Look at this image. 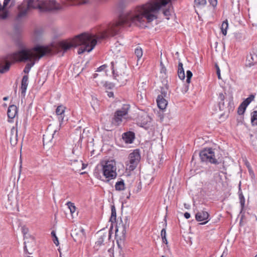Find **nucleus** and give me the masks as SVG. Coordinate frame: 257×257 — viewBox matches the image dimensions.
I'll list each match as a JSON object with an SVG mask.
<instances>
[{
	"label": "nucleus",
	"mask_w": 257,
	"mask_h": 257,
	"mask_svg": "<svg viewBox=\"0 0 257 257\" xmlns=\"http://www.w3.org/2000/svg\"><path fill=\"white\" fill-rule=\"evenodd\" d=\"M171 0H151L145 5L137 7L134 11L120 17L117 21L110 23L107 29L100 36L84 33L75 36L70 41H62L59 43V47L66 52L72 47L80 46L78 50L79 54L84 52L92 51L97 44V39H104L119 34L121 29L124 26L132 25L141 27L146 20L150 23L157 18L156 14L163 7H165Z\"/></svg>",
	"instance_id": "1"
},
{
	"label": "nucleus",
	"mask_w": 257,
	"mask_h": 257,
	"mask_svg": "<svg viewBox=\"0 0 257 257\" xmlns=\"http://www.w3.org/2000/svg\"><path fill=\"white\" fill-rule=\"evenodd\" d=\"M52 53V48L51 47L37 44L30 49L22 48L20 50L12 53L9 58L13 62H28L23 70L25 74H28L36 61Z\"/></svg>",
	"instance_id": "2"
},
{
	"label": "nucleus",
	"mask_w": 257,
	"mask_h": 257,
	"mask_svg": "<svg viewBox=\"0 0 257 257\" xmlns=\"http://www.w3.org/2000/svg\"><path fill=\"white\" fill-rule=\"evenodd\" d=\"M111 69L114 78L117 80L120 85H124L128 79V70L124 63L111 62Z\"/></svg>",
	"instance_id": "3"
},
{
	"label": "nucleus",
	"mask_w": 257,
	"mask_h": 257,
	"mask_svg": "<svg viewBox=\"0 0 257 257\" xmlns=\"http://www.w3.org/2000/svg\"><path fill=\"white\" fill-rule=\"evenodd\" d=\"M217 152V150L212 148H206L201 151L199 153V157L201 162L216 165L222 163V166L224 168V162L222 161L221 155L218 154Z\"/></svg>",
	"instance_id": "4"
},
{
	"label": "nucleus",
	"mask_w": 257,
	"mask_h": 257,
	"mask_svg": "<svg viewBox=\"0 0 257 257\" xmlns=\"http://www.w3.org/2000/svg\"><path fill=\"white\" fill-rule=\"evenodd\" d=\"M38 9L41 12L42 0H28L27 4H23L18 7L19 12L16 19L19 20L25 17L30 9Z\"/></svg>",
	"instance_id": "5"
},
{
	"label": "nucleus",
	"mask_w": 257,
	"mask_h": 257,
	"mask_svg": "<svg viewBox=\"0 0 257 257\" xmlns=\"http://www.w3.org/2000/svg\"><path fill=\"white\" fill-rule=\"evenodd\" d=\"M103 176L108 179V181L115 179L117 176L116 164L114 160L105 161L102 163Z\"/></svg>",
	"instance_id": "6"
},
{
	"label": "nucleus",
	"mask_w": 257,
	"mask_h": 257,
	"mask_svg": "<svg viewBox=\"0 0 257 257\" xmlns=\"http://www.w3.org/2000/svg\"><path fill=\"white\" fill-rule=\"evenodd\" d=\"M129 108L130 105L128 104H124L120 109L116 110L112 118L111 123L116 126L119 125L122 121L123 118L127 115Z\"/></svg>",
	"instance_id": "7"
},
{
	"label": "nucleus",
	"mask_w": 257,
	"mask_h": 257,
	"mask_svg": "<svg viewBox=\"0 0 257 257\" xmlns=\"http://www.w3.org/2000/svg\"><path fill=\"white\" fill-rule=\"evenodd\" d=\"M130 225V221L128 217L125 216L124 218V223L122 224L119 225H116V229H115V236L117 238L118 237V233L119 230H121L122 236L120 237L119 240L118 239H116V242L117 245L119 248H121L122 246L121 245V243L123 242L124 240L125 239V234L126 232V229L128 228Z\"/></svg>",
	"instance_id": "8"
},
{
	"label": "nucleus",
	"mask_w": 257,
	"mask_h": 257,
	"mask_svg": "<svg viewBox=\"0 0 257 257\" xmlns=\"http://www.w3.org/2000/svg\"><path fill=\"white\" fill-rule=\"evenodd\" d=\"M141 160V154L139 149H136L131 153L128 156V164H127L128 169L130 171H134L137 167Z\"/></svg>",
	"instance_id": "9"
},
{
	"label": "nucleus",
	"mask_w": 257,
	"mask_h": 257,
	"mask_svg": "<svg viewBox=\"0 0 257 257\" xmlns=\"http://www.w3.org/2000/svg\"><path fill=\"white\" fill-rule=\"evenodd\" d=\"M60 9V6L54 0H42L41 12L52 11Z\"/></svg>",
	"instance_id": "10"
},
{
	"label": "nucleus",
	"mask_w": 257,
	"mask_h": 257,
	"mask_svg": "<svg viewBox=\"0 0 257 257\" xmlns=\"http://www.w3.org/2000/svg\"><path fill=\"white\" fill-rule=\"evenodd\" d=\"M71 235L73 240L81 243L86 238L84 229L82 227L76 228L72 230Z\"/></svg>",
	"instance_id": "11"
},
{
	"label": "nucleus",
	"mask_w": 257,
	"mask_h": 257,
	"mask_svg": "<svg viewBox=\"0 0 257 257\" xmlns=\"http://www.w3.org/2000/svg\"><path fill=\"white\" fill-rule=\"evenodd\" d=\"M11 54H8L5 58L3 60H0V73H5L8 72L9 69L12 63L13 62L9 58V56Z\"/></svg>",
	"instance_id": "12"
},
{
	"label": "nucleus",
	"mask_w": 257,
	"mask_h": 257,
	"mask_svg": "<svg viewBox=\"0 0 257 257\" xmlns=\"http://www.w3.org/2000/svg\"><path fill=\"white\" fill-rule=\"evenodd\" d=\"M18 109L16 105L12 104L9 106L7 114L9 118L8 121L9 122H13V119L18 114Z\"/></svg>",
	"instance_id": "13"
},
{
	"label": "nucleus",
	"mask_w": 257,
	"mask_h": 257,
	"mask_svg": "<svg viewBox=\"0 0 257 257\" xmlns=\"http://www.w3.org/2000/svg\"><path fill=\"white\" fill-rule=\"evenodd\" d=\"M209 216V213L205 211H201L200 212H198L195 215L196 220L198 221H203L204 222L201 223V224H206L208 220H207L208 217Z\"/></svg>",
	"instance_id": "14"
},
{
	"label": "nucleus",
	"mask_w": 257,
	"mask_h": 257,
	"mask_svg": "<svg viewBox=\"0 0 257 257\" xmlns=\"http://www.w3.org/2000/svg\"><path fill=\"white\" fill-rule=\"evenodd\" d=\"M65 109V107L63 105L58 106L56 109V113L60 122V125L61 124L64 119Z\"/></svg>",
	"instance_id": "15"
},
{
	"label": "nucleus",
	"mask_w": 257,
	"mask_h": 257,
	"mask_svg": "<svg viewBox=\"0 0 257 257\" xmlns=\"http://www.w3.org/2000/svg\"><path fill=\"white\" fill-rule=\"evenodd\" d=\"M122 138L127 144H131L135 139V133L132 132H127L122 135Z\"/></svg>",
	"instance_id": "16"
},
{
	"label": "nucleus",
	"mask_w": 257,
	"mask_h": 257,
	"mask_svg": "<svg viewBox=\"0 0 257 257\" xmlns=\"http://www.w3.org/2000/svg\"><path fill=\"white\" fill-rule=\"evenodd\" d=\"M246 61L248 63L246 65L250 67L257 63V55L253 52L250 53L246 57Z\"/></svg>",
	"instance_id": "17"
},
{
	"label": "nucleus",
	"mask_w": 257,
	"mask_h": 257,
	"mask_svg": "<svg viewBox=\"0 0 257 257\" xmlns=\"http://www.w3.org/2000/svg\"><path fill=\"white\" fill-rule=\"evenodd\" d=\"M28 75H24L21 81V91L22 95L25 96L26 94V91L28 85Z\"/></svg>",
	"instance_id": "18"
},
{
	"label": "nucleus",
	"mask_w": 257,
	"mask_h": 257,
	"mask_svg": "<svg viewBox=\"0 0 257 257\" xmlns=\"http://www.w3.org/2000/svg\"><path fill=\"white\" fill-rule=\"evenodd\" d=\"M17 137H18L17 129L15 126H13L11 128V131L10 142L12 145H15L17 144Z\"/></svg>",
	"instance_id": "19"
},
{
	"label": "nucleus",
	"mask_w": 257,
	"mask_h": 257,
	"mask_svg": "<svg viewBox=\"0 0 257 257\" xmlns=\"http://www.w3.org/2000/svg\"><path fill=\"white\" fill-rule=\"evenodd\" d=\"M157 102L159 108L161 109H164L166 108L168 102L165 98L161 96H158L157 99Z\"/></svg>",
	"instance_id": "20"
},
{
	"label": "nucleus",
	"mask_w": 257,
	"mask_h": 257,
	"mask_svg": "<svg viewBox=\"0 0 257 257\" xmlns=\"http://www.w3.org/2000/svg\"><path fill=\"white\" fill-rule=\"evenodd\" d=\"M106 237L107 235L106 233H103L99 236L95 244V247L97 250H98L101 245H104L103 242Z\"/></svg>",
	"instance_id": "21"
},
{
	"label": "nucleus",
	"mask_w": 257,
	"mask_h": 257,
	"mask_svg": "<svg viewBox=\"0 0 257 257\" xmlns=\"http://www.w3.org/2000/svg\"><path fill=\"white\" fill-rule=\"evenodd\" d=\"M73 167V170H75V171H80L81 169L80 168H81V169H84L85 168V165L82 163L81 161H75L73 164L71 165Z\"/></svg>",
	"instance_id": "22"
},
{
	"label": "nucleus",
	"mask_w": 257,
	"mask_h": 257,
	"mask_svg": "<svg viewBox=\"0 0 257 257\" xmlns=\"http://www.w3.org/2000/svg\"><path fill=\"white\" fill-rule=\"evenodd\" d=\"M178 75L179 78L181 80H183L185 78V72L183 67V64L181 62H179L178 64Z\"/></svg>",
	"instance_id": "23"
},
{
	"label": "nucleus",
	"mask_w": 257,
	"mask_h": 257,
	"mask_svg": "<svg viewBox=\"0 0 257 257\" xmlns=\"http://www.w3.org/2000/svg\"><path fill=\"white\" fill-rule=\"evenodd\" d=\"M115 190L117 191H122L125 189V185L124 181L121 179L120 181H117L115 185Z\"/></svg>",
	"instance_id": "24"
},
{
	"label": "nucleus",
	"mask_w": 257,
	"mask_h": 257,
	"mask_svg": "<svg viewBox=\"0 0 257 257\" xmlns=\"http://www.w3.org/2000/svg\"><path fill=\"white\" fill-rule=\"evenodd\" d=\"M254 98V95L250 94L248 97L246 98L244 100H243L241 104L242 105H244L245 107H247L249 104L253 100Z\"/></svg>",
	"instance_id": "25"
},
{
	"label": "nucleus",
	"mask_w": 257,
	"mask_h": 257,
	"mask_svg": "<svg viewBox=\"0 0 257 257\" xmlns=\"http://www.w3.org/2000/svg\"><path fill=\"white\" fill-rule=\"evenodd\" d=\"M169 89V86L167 84H166L164 87H161V94L159 95L158 96H161L162 97L165 98L167 97L168 95V90Z\"/></svg>",
	"instance_id": "26"
},
{
	"label": "nucleus",
	"mask_w": 257,
	"mask_h": 257,
	"mask_svg": "<svg viewBox=\"0 0 257 257\" xmlns=\"http://www.w3.org/2000/svg\"><path fill=\"white\" fill-rule=\"evenodd\" d=\"M111 216H110L109 220L111 222H115L116 219V209H115L114 206H113V205L111 206Z\"/></svg>",
	"instance_id": "27"
},
{
	"label": "nucleus",
	"mask_w": 257,
	"mask_h": 257,
	"mask_svg": "<svg viewBox=\"0 0 257 257\" xmlns=\"http://www.w3.org/2000/svg\"><path fill=\"white\" fill-rule=\"evenodd\" d=\"M228 27V21L227 20L223 21L221 27V32L224 36H226L227 34V29Z\"/></svg>",
	"instance_id": "28"
},
{
	"label": "nucleus",
	"mask_w": 257,
	"mask_h": 257,
	"mask_svg": "<svg viewBox=\"0 0 257 257\" xmlns=\"http://www.w3.org/2000/svg\"><path fill=\"white\" fill-rule=\"evenodd\" d=\"M251 122L253 125H257V110L251 113Z\"/></svg>",
	"instance_id": "29"
},
{
	"label": "nucleus",
	"mask_w": 257,
	"mask_h": 257,
	"mask_svg": "<svg viewBox=\"0 0 257 257\" xmlns=\"http://www.w3.org/2000/svg\"><path fill=\"white\" fill-rule=\"evenodd\" d=\"M239 197L240 203L241 208L240 213V214H242V213H243V208L244 207L245 199H244V197L242 193H240L239 195Z\"/></svg>",
	"instance_id": "30"
},
{
	"label": "nucleus",
	"mask_w": 257,
	"mask_h": 257,
	"mask_svg": "<svg viewBox=\"0 0 257 257\" xmlns=\"http://www.w3.org/2000/svg\"><path fill=\"white\" fill-rule=\"evenodd\" d=\"M161 235L162 238L163 242L167 244L168 243V241L166 238V231L165 228H164L162 229L161 232Z\"/></svg>",
	"instance_id": "31"
},
{
	"label": "nucleus",
	"mask_w": 257,
	"mask_h": 257,
	"mask_svg": "<svg viewBox=\"0 0 257 257\" xmlns=\"http://www.w3.org/2000/svg\"><path fill=\"white\" fill-rule=\"evenodd\" d=\"M135 54L137 56L138 59H140L143 55V50L141 48L138 47L136 48Z\"/></svg>",
	"instance_id": "32"
},
{
	"label": "nucleus",
	"mask_w": 257,
	"mask_h": 257,
	"mask_svg": "<svg viewBox=\"0 0 257 257\" xmlns=\"http://www.w3.org/2000/svg\"><path fill=\"white\" fill-rule=\"evenodd\" d=\"M67 205L68 206L71 213L73 214L76 210V207L74 206V203L71 202H68L67 203Z\"/></svg>",
	"instance_id": "33"
},
{
	"label": "nucleus",
	"mask_w": 257,
	"mask_h": 257,
	"mask_svg": "<svg viewBox=\"0 0 257 257\" xmlns=\"http://www.w3.org/2000/svg\"><path fill=\"white\" fill-rule=\"evenodd\" d=\"M247 107H245L240 104L237 109V113L239 115H242L244 113V111Z\"/></svg>",
	"instance_id": "34"
},
{
	"label": "nucleus",
	"mask_w": 257,
	"mask_h": 257,
	"mask_svg": "<svg viewBox=\"0 0 257 257\" xmlns=\"http://www.w3.org/2000/svg\"><path fill=\"white\" fill-rule=\"evenodd\" d=\"M196 6H203L206 3V0H194Z\"/></svg>",
	"instance_id": "35"
},
{
	"label": "nucleus",
	"mask_w": 257,
	"mask_h": 257,
	"mask_svg": "<svg viewBox=\"0 0 257 257\" xmlns=\"http://www.w3.org/2000/svg\"><path fill=\"white\" fill-rule=\"evenodd\" d=\"M192 73L190 70H187L186 72V82L189 84L190 82L191 78L192 77Z\"/></svg>",
	"instance_id": "36"
},
{
	"label": "nucleus",
	"mask_w": 257,
	"mask_h": 257,
	"mask_svg": "<svg viewBox=\"0 0 257 257\" xmlns=\"http://www.w3.org/2000/svg\"><path fill=\"white\" fill-rule=\"evenodd\" d=\"M2 13L0 14V17L2 19H5L8 17V11L5 10H2Z\"/></svg>",
	"instance_id": "37"
},
{
	"label": "nucleus",
	"mask_w": 257,
	"mask_h": 257,
	"mask_svg": "<svg viewBox=\"0 0 257 257\" xmlns=\"http://www.w3.org/2000/svg\"><path fill=\"white\" fill-rule=\"evenodd\" d=\"M163 14L165 16L168 17L171 15V7L169 6V8L163 10Z\"/></svg>",
	"instance_id": "38"
},
{
	"label": "nucleus",
	"mask_w": 257,
	"mask_h": 257,
	"mask_svg": "<svg viewBox=\"0 0 257 257\" xmlns=\"http://www.w3.org/2000/svg\"><path fill=\"white\" fill-rule=\"evenodd\" d=\"M50 138H51L50 136H48V134H45L43 135V141L44 144L46 143H47L49 142V141H51L52 139L49 140Z\"/></svg>",
	"instance_id": "39"
},
{
	"label": "nucleus",
	"mask_w": 257,
	"mask_h": 257,
	"mask_svg": "<svg viewBox=\"0 0 257 257\" xmlns=\"http://www.w3.org/2000/svg\"><path fill=\"white\" fill-rule=\"evenodd\" d=\"M161 71H160L161 73L166 74L167 70H166V67L164 66V65L163 64L162 62H161Z\"/></svg>",
	"instance_id": "40"
},
{
	"label": "nucleus",
	"mask_w": 257,
	"mask_h": 257,
	"mask_svg": "<svg viewBox=\"0 0 257 257\" xmlns=\"http://www.w3.org/2000/svg\"><path fill=\"white\" fill-rule=\"evenodd\" d=\"M215 67H216V73H217V74L218 78V79H220L221 78V75H220V69H219V66L217 64L215 65Z\"/></svg>",
	"instance_id": "41"
},
{
	"label": "nucleus",
	"mask_w": 257,
	"mask_h": 257,
	"mask_svg": "<svg viewBox=\"0 0 257 257\" xmlns=\"http://www.w3.org/2000/svg\"><path fill=\"white\" fill-rule=\"evenodd\" d=\"M218 105L219 107L220 110H223L224 106V102L223 101H219L218 102Z\"/></svg>",
	"instance_id": "42"
},
{
	"label": "nucleus",
	"mask_w": 257,
	"mask_h": 257,
	"mask_svg": "<svg viewBox=\"0 0 257 257\" xmlns=\"http://www.w3.org/2000/svg\"><path fill=\"white\" fill-rule=\"evenodd\" d=\"M225 99V96L222 93H220L218 96L219 101H223Z\"/></svg>",
	"instance_id": "43"
},
{
	"label": "nucleus",
	"mask_w": 257,
	"mask_h": 257,
	"mask_svg": "<svg viewBox=\"0 0 257 257\" xmlns=\"http://www.w3.org/2000/svg\"><path fill=\"white\" fill-rule=\"evenodd\" d=\"M210 4L213 7L217 5V0H208Z\"/></svg>",
	"instance_id": "44"
},
{
	"label": "nucleus",
	"mask_w": 257,
	"mask_h": 257,
	"mask_svg": "<svg viewBox=\"0 0 257 257\" xmlns=\"http://www.w3.org/2000/svg\"><path fill=\"white\" fill-rule=\"evenodd\" d=\"M106 67V66L105 65H101V66L99 67L98 68H97V71H101L103 70H104V69Z\"/></svg>",
	"instance_id": "45"
},
{
	"label": "nucleus",
	"mask_w": 257,
	"mask_h": 257,
	"mask_svg": "<svg viewBox=\"0 0 257 257\" xmlns=\"http://www.w3.org/2000/svg\"><path fill=\"white\" fill-rule=\"evenodd\" d=\"M28 231H29V229L28 228H26L25 227H22V232L24 234V235H25L27 233H28Z\"/></svg>",
	"instance_id": "46"
},
{
	"label": "nucleus",
	"mask_w": 257,
	"mask_h": 257,
	"mask_svg": "<svg viewBox=\"0 0 257 257\" xmlns=\"http://www.w3.org/2000/svg\"><path fill=\"white\" fill-rule=\"evenodd\" d=\"M53 242L56 244V246H58L59 245L58 238L57 236H55V237H54Z\"/></svg>",
	"instance_id": "47"
},
{
	"label": "nucleus",
	"mask_w": 257,
	"mask_h": 257,
	"mask_svg": "<svg viewBox=\"0 0 257 257\" xmlns=\"http://www.w3.org/2000/svg\"><path fill=\"white\" fill-rule=\"evenodd\" d=\"M184 216L186 218L188 219L190 217V214L188 212H185L184 214Z\"/></svg>",
	"instance_id": "48"
},
{
	"label": "nucleus",
	"mask_w": 257,
	"mask_h": 257,
	"mask_svg": "<svg viewBox=\"0 0 257 257\" xmlns=\"http://www.w3.org/2000/svg\"><path fill=\"white\" fill-rule=\"evenodd\" d=\"M107 96L109 97H112L113 96V92H107Z\"/></svg>",
	"instance_id": "49"
},
{
	"label": "nucleus",
	"mask_w": 257,
	"mask_h": 257,
	"mask_svg": "<svg viewBox=\"0 0 257 257\" xmlns=\"http://www.w3.org/2000/svg\"><path fill=\"white\" fill-rule=\"evenodd\" d=\"M51 235L53 237H55V236H56V233H55V232L53 230L52 232H51Z\"/></svg>",
	"instance_id": "50"
},
{
	"label": "nucleus",
	"mask_w": 257,
	"mask_h": 257,
	"mask_svg": "<svg viewBox=\"0 0 257 257\" xmlns=\"http://www.w3.org/2000/svg\"><path fill=\"white\" fill-rule=\"evenodd\" d=\"M87 3V1L84 0L81 2V4H84Z\"/></svg>",
	"instance_id": "51"
},
{
	"label": "nucleus",
	"mask_w": 257,
	"mask_h": 257,
	"mask_svg": "<svg viewBox=\"0 0 257 257\" xmlns=\"http://www.w3.org/2000/svg\"><path fill=\"white\" fill-rule=\"evenodd\" d=\"M8 99V97H4V98H3V100H4V101H6V100H7Z\"/></svg>",
	"instance_id": "52"
},
{
	"label": "nucleus",
	"mask_w": 257,
	"mask_h": 257,
	"mask_svg": "<svg viewBox=\"0 0 257 257\" xmlns=\"http://www.w3.org/2000/svg\"><path fill=\"white\" fill-rule=\"evenodd\" d=\"M56 131H55L54 132V134L52 135V138H54V136L55 134L56 133Z\"/></svg>",
	"instance_id": "53"
},
{
	"label": "nucleus",
	"mask_w": 257,
	"mask_h": 257,
	"mask_svg": "<svg viewBox=\"0 0 257 257\" xmlns=\"http://www.w3.org/2000/svg\"><path fill=\"white\" fill-rule=\"evenodd\" d=\"M97 76V74H96V73H95V74L93 75V77H94V78H95Z\"/></svg>",
	"instance_id": "54"
},
{
	"label": "nucleus",
	"mask_w": 257,
	"mask_h": 257,
	"mask_svg": "<svg viewBox=\"0 0 257 257\" xmlns=\"http://www.w3.org/2000/svg\"><path fill=\"white\" fill-rule=\"evenodd\" d=\"M165 226H167V221H166V219H165Z\"/></svg>",
	"instance_id": "55"
},
{
	"label": "nucleus",
	"mask_w": 257,
	"mask_h": 257,
	"mask_svg": "<svg viewBox=\"0 0 257 257\" xmlns=\"http://www.w3.org/2000/svg\"><path fill=\"white\" fill-rule=\"evenodd\" d=\"M110 85H111V84H109V85H108V87L109 88H111Z\"/></svg>",
	"instance_id": "56"
},
{
	"label": "nucleus",
	"mask_w": 257,
	"mask_h": 257,
	"mask_svg": "<svg viewBox=\"0 0 257 257\" xmlns=\"http://www.w3.org/2000/svg\"><path fill=\"white\" fill-rule=\"evenodd\" d=\"M249 173H253L252 171H250V170H249Z\"/></svg>",
	"instance_id": "57"
},
{
	"label": "nucleus",
	"mask_w": 257,
	"mask_h": 257,
	"mask_svg": "<svg viewBox=\"0 0 257 257\" xmlns=\"http://www.w3.org/2000/svg\"><path fill=\"white\" fill-rule=\"evenodd\" d=\"M162 257H166L164 255H162Z\"/></svg>",
	"instance_id": "58"
},
{
	"label": "nucleus",
	"mask_w": 257,
	"mask_h": 257,
	"mask_svg": "<svg viewBox=\"0 0 257 257\" xmlns=\"http://www.w3.org/2000/svg\"><path fill=\"white\" fill-rule=\"evenodd\" d=\"M2 9H0V11H2Z\"/></svg>",
	"instance_id": "59"
},
{
	"label": "nucleus",
	"mask_w": 257,
	"mask_h": 257,
	"mask_svg": "<svg viewBox=\"0 0 257 257\" xmlns=\"http://www.w3.org/2000/svg\"><path fill=\"white\" fill-rule=\"evenodd\" d=\"M220 257H222V255H221Z\"/></svg>",
	"instance_id": "60"
}]
</instances>
